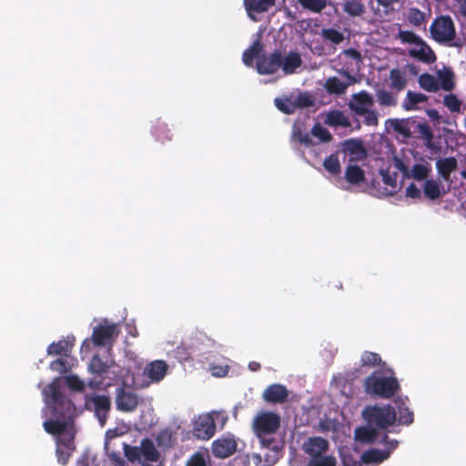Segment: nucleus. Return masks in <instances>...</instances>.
Returning <instances> with one entry per match:
<instances>
[{
    "label": "nucleus",
    "instance_id": "1",
    "mask_svg": "<svg viewBox=\"0 0 466 466\" xmlns=\"http://www.w3.org/2000/svg\"><path fill=\"white\" fill-rule=\"evenodd\" d=\"M367 394L381 399H390L400 390L398 379L394 376H385L381 371L375 370L363 381Z\"/></svg>",
    "mask_w": 466,
    "mask_h": 466
},
{
    "label": "nucleus",
    "instance_id": "2",
    "mask_svg": "<svg viewBox=\"0 0 466 466\" xmlns=\"http://www.w3.org/2000/svg\"><path fill=\"white\" fill-rule=\"evenodd\" d=\"M362 418L369 426L378 430H387L395 424L397 412L390 404L369 405L363 409Z\"/></svg>",
    "mask_w": 466,
    "mask_h": 466
},
{
    "label": "nucleus",
    "instance_id": "3",
    "mask_svg": "<svg viewBox=\"0 0 466 466\" xmlns=\"http://www.w3.org/2000/svg\"><path fill=\"white\" fill-rule=\"evenodd\" d=\"M45 396L53 404V414L64 420L72 419L76 407L70 399L61 393L60 385L54 381L44 390Z\"/></svg>",
    "mask_w": 466,
    "mask_h": 466
},
{
    "label": "nucleus",
    "instance_id": "4",
    "mask_svg": "<svg viewBox=\"0 0 466 466\" xmlns=\"http://www.w3.org/2000/svg\"><path fill=\"white\" fill-rule=\"evenodd\" d=\"M280 416L273 411H260L252 420V430L258 438L275 434L280 428Z\"/></svg>",
    "mask_w": 466,
    "mask_h": 466
},
{
    "label": "nucleus",
    "instance_id": "5",
    "mask_svg": "<svg viewBox=\"0 0 466 466\" xmlns=\"http://www.w3.org/2000/svg\"><path fill=\"white\" fill-rule=\"evenodd\" d=\"M431 37L438 43L452 41L456 36L453 20L449 15L436 17L430 26Z\"/></svg>",
    "mask_w": 466,
    "mask_h": 466
},
{
    "label": "nucleus",
    "instance_id": "6",
    "mask_svg": "<svg viewBox=\"0 0 466 466\" xmlns=\"http://www.w3.org/2000/svg\"><path fill=\"white\" fill-rule=\"evenodd\" d=\"M119 333L120 329L116 323H107L105 319L104 323H100L94 329L92 341L98 347H112Z\"/></svg>",
    "mask_w": 466,
    "mask_h": 466
},
{
    "label": "nucleus",
    "instance_id": "7",
    "mask_svg": "<svg viewBox=\"0 0 466 466\" xmlns=\"http://www.w3.org/2000/svg\"><path fill=\"white\" fill-rule=\"evenodd\" d=\"M259 440L262 448L268 450L265 454V462L268 466H272L279 461L282 456L283 443L270 435H263Z\"/></svg>",
    "mask_w": 466,
    "mask_h": 466
},
{
    "label": "nucleus",
    "instance_id": "8",
    "mask_svg": "<svg viewBox=\"0 0 466 466\" xmlns=\"http://www.w3.org/2000/svg\"><path fill=\"white\" fill-rule=\"evenodd\" d=\"M216 432V423L210 414L198 416L193 427V435L198 440L208 441Z\"/></svg>",
    "mask_w": 466,
    "mask_h": 466
},
{
    "label": "nucleus",
    "instance_id": "9",
    "mask_svg": "<svg viewBox=\"0 0 466 466\" xmlns=\"http://www.w3.org/2000/svg\"><path fill=\"white\" fill-rule=\"evenodd\" d=\"M75 435L66 434L65 436L56 437V455L57 461L62 465H66L70 457L76 450Z\"/></svg>",
    "mask_w": 466,
    "mask_h": 466
},
{
    "label": "nucleus",
    "instance_id": "10",
    "mask_svg": "<svg viewBox=\"0 0 466 466\" xmlns=\"http://www.w3.org/2000/svg\"><path fill=\"white\" fill-rule=\"evenodd\" d=\"M238 443L233 435L222 436L212 443V453L216 458L225 459L237 451Z\"/></svg>",
    "mask_w": 466,
    "mask_h": 466
},
{
    "label": "nucleus",
    "instance_id": "11",
    "mask_svg": "<svg viewBox=\"0 0 466 466\" xmlns=\"http://www.w3.org/2000/svg\"><path fill=\"white\" fill-rule=\"evenodd\" d=\"M138 402V397L133 391L127 390L124 387L116 390V405L118 410L134 411L137 408Z\"/></svg>",
    "mask_w": 466,
    "mask_h": 466
},
{
    "label": "nucleus",
    "instance_id": "12",
    "mask_svg": "<svg viewBox=\"0 0 466 466\" xmlns=\"http://www.w3.org/2000/svg\"><path fill=\"white\" fill-rule=\"evenodd\" d=\"M257 70L260 75L273 74L281 66V53L278 50L268 56H262L257 62Z\"/></svg>",
    "mask_w": 466,
    "mask_h": 466
},
{
    "label": "nucleus",
    "instance_id": "13",
    "mask_svg": "<svg viewBox=\"0 0 466 466\" xmlns=\"http://www.w3.org/2000/svg\"><path fill=\"white\" fill-rule=\"evenodd\" d=\"M289 395V392L286 386L274 383L265 389L262 398L268 403L283 404L288 400Z\"/></svg>",
    "mask_w": 466,
    "mask_h": 466
},
{
    "label": "nucleus",
    "instance_id": "14",
    "mask_svg": "<svg viewBox=\"0 0 466 466\" xmlns=\"http://www.w3.org/2000/svg\"><path fill=\"white\" fill-rule=\"evenodd\" d=\"M329 448V441L319 436L310 437L303 443V451L309 455V459L325 455Z\"/></svg>",
    "mask_w": 466,
    "mask_h": 466
},
{
    "label": "nucleus",
    "instance_id": "15",
    "mask_svg": "<svg viewBox=\"0 0 466 466\" xmlns=\"http://www.w3.org/2000/svg\"><path fill=\"white\" fill-rule=\"evenodd\" d=\"M399 168L406 177L417 181H425L431 172V166L426 161L423 163H416L410 168L400 163Z\"/></svg>",
    "mask_w": 466,
    "mask_h": 466
},
{
    "label": "nucleus",
    "instance_id": "16",
    "mask_svg": "<svg viewBox=\"0 0 466 466\" xmlns=\"http://www.w3.org/2000/svg\"><path fill=\"white\" fill-rule=\"evenodd\" d=\"M89 400L94 405L95 414L100 425L105 426L111 410L110 398L106 395H95Z\"/></svg>",
    "mask_w": 466,
    "mask_h": 466
},
{
    "label": "nucleus",
    "instance_id": "17",
    "mask_svg": "<svg viewBox=\"0 0 466 466\" xmlns=\"http://www.w3.org/2000/svg\"><path fill=\"white\" fill-rule=\"evenodd\" d=\"M373 105V99L367 92L361 91L353 95L349 103L350 109L357 116H361Z\"/></svg>",
    "mask_w": 466,
    "mask_h": 466
},
{
    "label": "nucleus",
    "instance_id": "18",
    "mask_svg": "<svg viewBox=\"0 0 466 466\" xmlns=\"http://www.w3.org/2000/svg\"><path fill=\"white\" fill-rule=\"evenodd\" d=\"M406 400L408 398L397 397L394 399V403L397 406V420L396 422L400 425L409 426L414 421V414L413 411L406 405Z\"/></svg>",
    "mask_w": 466,
    "mask_h": 466
},
{
    "label": "nucleus",
    "instance_id": "19",
    "mask_svg": "<svg viewBox=\"0 0 466 466\" xmlns=\"http://www.w3.org/2000/svg\"><path fill=\"white\" fill-rule=\"evenodd\" d=\"M422 191L424 197L431 201L440 198L445 193L441 182L434 178L426 179L424 181Z\"/></svg>",
    "mask_w": 466,
    "mask_h": 466
},
{
    "label": "nucleus",
    "instance_id": "20",
    "mask_svg": "<svg viewBox=\"0 0 466 466\" xmlns=\"http://www.w3.org/2000/svg\"><path fill=\"white\" fill-rule=\"evenodd\" d=\"M410 56L429 64L436 60L434 52L422 39L410 50Z\"/></svg>",
    "mask_w": 466,
    "mask_h": 466
},
{
    "label": "nucleus",
    "instance_id": "21",
    "mask_svg": "<svg viewBox=\"0 0 466 466\" xmlns=\"http://www.w3.org/2000/svg\"><path fill=\"white\" fill-rule=\"evenodd\" d=\"M167 365L164 360H155L149 363L145 369V373L152 380L158 382L166 375Z\"/></svg>",
    "mask_w": 466,
    "mask_h": 466
},
{
    "label": "nucleus",
    "instance_id": "22",
    "mask_svg": "<svg viewBox=\"0 0 466 466\" xmlns=\"http://www.w3.org/2000/svg\"><path fill=\"white\" fill-rule=\"evenodd\" d=\"M275 5V0H244V6L249 15L268 12Z\"/></svg>",
    "mask_w": 466,
    "mask_h": 466
},
{
    "label": "nucleus",
    "instance_id": "23",
    "mask_svg": "<svg viewBox=\"0 0 466 466\" xmlns=\"http://www.w3.org/2000/svg\"><path fill=\"white\" fill-rule=\"evenodd\" d=\"M457 167L458 162L454 157L440 158L436 162L437 171L444 179H448Z\"/></svg>",
    "mask_w": 466,
    "mask_h": 466
},
{
    "label": "nucleus",
    "instance_id": "24",
    "mask_svg": "<svg viewBox=\"0 0 466 466\" xmlns=\"http://www.w3.org/2000/svg\"><path fill=\"white\" fill-rule=\"evenodd\" d=\"M324 123L329 127H350V121L347 116L343 114L340 110H331L329 111Z\"/></svg>",
    "mask_w": 466,
    "mask_h": 466
},
{
    "label": "nucleus",
    "instance_id": "25",
    "mask_svg": "<svg viewBox=\"0 0 466 466\" xmlns=\"http://www.w3.org/2000/svg\"><path fill=\"white\" fill-rule=\"evenodd\" d=\"M302 60L298 52H289L284 58L281 56V68L286 74H292L301 66Z\"/></svg>",
    "mask_w": 466,
    "mask_h": 466
},
{
    "label": "nucleus",
    "instance_id": "26",
    "mask_svg": "<svg viewBox=\"0 0 466 466\" xmlns=\"http://www.w3.org/2000/svg\"><path fill=\"white\" fill-rule=\"evenodd\" d=\"M390 457V451H384V450L370 449L364 451L361 454V460L363 464L375 463L379 464L383 462Z\"/></svg>",
    "mask_w": 466,
    "mask_h": 466
},
{
    "label": "nucleus",
    "instance_id": "27",
    "mask_svg": "<svg viewBox=\"0 0 466 466\" xmlns=\"http://www.w3.org/2000/svg\"><path fill=\"white\" fill-rule=\"evenodd\" d=\"M378 437V429L373 426H363L356 429L355 438L357 441L368 444L374 443Z\"/></svg>",
    "mask_w": 466,
    "mask_h": 466
},
{
    "label": "nucleus",
    "instance_id": "28",
    "mask_svg": "<svg viewBox=\"0 0 466 466\" xmlns=\"http://www.w3.org/2000/svg\"><path fill=\"white\" fill-rule=\"evenodd\" d=\"M427 100L428 96L426 95L409 90L402 106L408 111L416 110L419 108L420 104L425 103Z\"/></svg>",
    "mask_w": 466,
    "mask_h": 466
},
{
    "label": "nucleus",
    "instance_id": "29",
    "mask_svg": "<svg viewBox=\"0 0 466 466\" xmlns=\"http://www.w3.org/2000/svg\"><path fill=\"white\" fill-rule=\"evenodd\" d=\"M67 423L66 420H49L44 422V428L46 432L50 434H56L57 437L65 436L66 434H73L66 431Z\"/></svg>",
    "mask_w": 466,
    "mask_h": 466
},
{
    "label": "nucleus",
    "instance_id": "30",
    "mask_svg": "<svg viewBox=\"0 0 466 466\" xmlns=\"http://www.w3.org/2000/svg\"><path fill=\"white\" fill-rule=\"evenodd\" d=\"M140 452L148 461L156 462L159 459V452L156 449L153 441L147 438L142 440Z\"/></svg>",
    "mask_w": 466,
    "mask_h": 466
},
{
    "label": "nucleus",
    "instance_id": "31",
    "mask_svg": "<svg viewBox=\"0 0 466 466\" xmlns=\"http://www.w3.org/2000/svg\"><path fill=\"white\" fill-rule=\"evenodd\" d=\"M345 179L351 185H359L365 180L364 171L357 165H349L345 171Z\"/></svg>",
    "mask_w": 466,
    "mask_h": 466
},
{
    "label": "nucleus",
    "instance_id": "32",
    "mask_svg": "<svg viewBox=\"0 0 466 466\" xmlns=\"http://www.w3.org/2000/svg\"><path fill=\"white\" fill-rule=\"evenodd\" d=\"M342 148L345 152L350 155L355 156H366V149L363 146V143L360 139L350 138L347 139L342 144Z\"/></svg>",
    "mask_w": 466,
    "mask_h": 466
},
{
    "label": "nucleus",
    "instance_id": "33",
    "mask_svg": "<svg viewBox=\"0 0 466 466\" xmlns=\"http://www.w3.org/2000/svg\"><path fill=\"white\" fill-rule=\"evenodd\" d=\"M73 347V343L61 339L57 342L51 343L47 348L48 355H61V356H68Z\"/></svg>",
    "mask_w": 466,
    "mask_h": 466
},
{
    "label": "nucleus",
    "instance_id": "34",
    "mask_svg": "<svg viewBox=\"0 0 466 466\" xmlns=\"http://www.w3.org/2000/svg\"><path fill=\"white\" fill-rule=\"evenodd\" d=\"M262 51V44L259 40H256L248 49H246L242 55L243 63L251 66L255 58H258L260 52Z\"/></svg>",
    "mask_w": 466,
    "mask_h": 466
},
{
    "label": "nucleus",
    "instance_id": "35",
    "mask_svg": "<svg viewBox=\"0 0 466 466\" xmlns=\"http://www.w3.org/2000/svg\"><path fill=\"white\" fill-rule=\"evenodd\" d=\"M177 441L175 433L170 429H164L156 437V442L160 448H171Z\"/></svg>",
    "mask_w": 466,
    "mask_h": 466
},
{
    "label": "nucleus",
    "instance_id": "36",
    "mask_svg": "<svg viewBox=\"0 0 466 466\" xmlns=\"http://www.w3.org/2000/svg\"><path fill=\"white\" fill-rule=\"evenodd\" d=\"M440 87H454V74L450 67L443 66L442 69L437 71V76Z\"/></svg>",
    "mask_w": 466,
    "mask_h": 466
},
{
    "label": "nucleus",
    "instance_id": "37",
    "mask_svg": "<svg viewBox=\"0 0 466 466\" xmlns=\"http://www.w3.org/2000/svg\"><path fill=\"white\" fill-rule=\"evenodd\" d=\"M274 101L277 108L285 114H293L297 110L294 96L277 97Z\"/></svg>",
    "mask_w": 466,
    "mask_h": 466
},
{
    "label": "nucleus",
    "instance_id": "38",
    "mask_svg": "<svg viewBox=\"0 0 466 466\" xmlns=\"http://www.w3.org/2000/svg\"><path fill=\"white\" fill-rule=\"evenodd\" d=\"M428 15L417 7H410L407 13L408 21L416 27H420L427 22Z\"/></svg>",
    "mask_w": 466,
    "mask_h": 466
},
{
    "label": "nucleus",
    "instance_id": "39",
    "mask_svg": "<svg viewBox=\"0 0 466 466\" xmlns=\"http://www.w3.org/2000/svg\"><path fill=\"white\" fill-rule=\"evenodd\" d=\"M343 11L351 16H359L364 14L365 5L361 0H348L343 4Z\"/></svg>",
    "mask_w": 466,
    "mask_h": 466
},
{
    "label": "nucleus",
    "instance_id": "40",
    "mask_svg": "<svg viewBox=\"0 0 466 466\" xmlns=\"http://www.w3.org/2000/svg\"><path fill=\"white\" fill-rule=\"evenodd\" d=\"M390 127L398 134L402 136L404 138H410L411 132L408 126V121L405 119H390Z\"/></svg>",
    "mask_w": 466,
    "mask_h": 466
},
{
    "label": "nucleus",
    "instance_id": "41",
    "mask_svg": "<svg viewBox=\"0 0 466 466\" xmlns=\"http://www.w3.org/2000/svg\"><path fill=\"white\" fill-rule=\"evenodd\" d=\"M323 167L331 175H339L340 173L341 167L338 153H333L326 157L323 161Z\"/></svg>",
    "mask_w": 466,
    "mask_h": 466
},
{
    "label": "nucleus",
    "instance_id": "42",
    "mask_svg": "<svg viewBox=\"0 0 466 466\" xmlns=\"http://www.w3.org/2000/svg\"><path fill=\"white\" fill-rule=\"evenodd\" d=\"M109 366L98 355H94L89 363L91 372L103 376L107 373Z\"/></svg>",
    "mask_w": 466,
    "mask_h": 466
},
{
    "label": "nucleus",
    "instance_id": "43",
    "mask_svg": "<svg viewBox=\"0 0 466 466\" xmlns=\"http://www.w3.org/2000/svg\"><path fill=\"white\" fill-rule=\"evenodd\" d=\"M304 8L313 13H320L327 6V0H298Z\"/></svg>",
    "mask_w": 466,
    "mask_h": 466
},
{
    "label": "nucleus",
    "instance_id": "44",
    "mask_svg": "<svg viewBox=\"0 0 466 466\" xmlns=\"http://www.w3.org/2000/svg\"><path fill=\"white\" fill-rule=\"evenodd\" d=\"M390 78L391 81V87H405L407 84L405 73L399 68H394L390 71Z\"/></svg>",
    "mask_w": 466,
    "mask_h": 466
},
{
    "label": "nucleus",
    "instance_id": "45",
    "mask_svg": "<svg viewBox=\"0 0 466 466\" xmlns=\"http://www.w3.org/2000/svg\"><path fill=\"white\" fill-rule=\"evenodd\" d=\"M296 109H303L314 105V98L311 95L307 92L299 93L298 96H294Z\"/></svg>",
    "mask_w": 466,
    "mask_h": 466
},
{
    "label": "nucleus",
    "instance_id": "46",
    "mask_svg": "<svg viewBox=\"0 0 466 466\" xmlns=\"http://www.w3.org/2000/svg\"><path fill=\"white\" fill-rule=\"evenodd\" d=\"M361 366L376 367L381 362V358L378 353L365 351L360 358Z\"/></svg>",
    "mask_w": 466,
    "mask_h": 466
},
{
    "label": "nucleus",
    "instance_id": "47",
    "mask_svg": "<svg viewBox=\"0 0 466 466\" xmlns=\"http://www.w3.org/2000/svg\"><path fill=\"white\" fill-rule=\"evenodd\" d=\"M336 458L332 455H323L318 458L309 459L307 466H336Z\"/></svg>",
    "mask_w": 466,
    "mask_h": 466
},
{
    "label": "nucleus",
    "instance_id": "48",
    "mask_svg": "<svg viewBox=\"0 0 466 466\" xmlns=\"http://www.w3.org/2000/svg\"><path fill=\"white\" fill-rule=\"evenodd\" d=\"M311 134L318 137L321 142H330L332 140V135L330 134V132L323 127L319 123H316L312 129H311Z\"/></svg>",
    "mask_w": 466,
    "mask_h": 466
},
{
    "label": "nucleus",
    "instance_id": "49",
    "mask_svg": "<svg viewBox=\"0 0 466 466\" xmlns=\"http://www.w3.org/2000/svg\"><path fill=\"white\" fill-rule=\"evenodd\" d=\"M443 104L452 113L461 111V101L454 94L444 96Z\"/></svg>",
    "mask_w": 466,
    "mask_h": 466
},
{
    "label": "nucleus",
    "instance_id": "50",
    "mask_svg": "<svg viewBox=\"0 0 466 466\" xmlns=\"http://www.w3.org/2000/svg\"><path fill=\"white\" fill-rule=\"evenodd\" d=\"M124 456L130 462H136L140 459V448L137 446H131L126 442L123 443Z\"/></svg>",
    "mask_w": 466,
    "mask_h": 466
},
{
    "label": "nucleus",
    "instance_id": "51",
    "mask_svg": "<svg viewBox=\"0 0 466 466\" xmlns=\"http://www.w3.org/2000/svg\"><path fill=\"white\" fill-rule=\"evenodd\" d=\"M322 36L324 37L325 40H328L335 45H339L344 40L343 34L334 28L323 29Z\"/></svg>",
    "mask_w": 466,
    "mask_h": 466
},
{
    "label": "nucleus",
    "instance_id": "52",
    "mask_svg": "<svg viewBox=\"0 0 466 466\" xmlns=\"http://www.w3.org/2000/svg\"><path fill=\"white\" fill-rule=\"evenodd\" d=\"M380 175L382 177L383 183L390 187V190L388 194L392 195L397 188V174L394 173L391 175L388 170L380 169Z\"/></svg>",
    "mask_w": 466,
    "mask_h": 466
},
{
    "label": "nucleus",
    "instance_id": "53",
    "mask_svg": "<svg viewBox=\"0 0 466 466\" xmlns=\"http://www.w3.org/2000/svg\"><path fill=\"white\" fill-rule=\"evenodd\" d=\"M105 450L112 466H127L120 452L108 451L107 443L105 444Z\"/></svg>",
    "mask_w": 466,
    "mask_h": 466
},
{
    "label": "nucleus",
    "instance_id": "54",
    "mask_svg": "<svg viewBox=\"0 0 466 466\" xmlns=\"http://www.w3.org/2000/svg\"><path fill=\"white\" fill-rule=\"evenodd\" d=\"M67 387L75 391H83L85 383L76 375H69L66 378Z\"/></svg>",
    "mask_w": 466,
    "mask_h": 466
},
{
    "label": "nucleus",
    "instance_id": "55",
    "mask_svg": "<svg viewBox=\"0 0 466 466\" xmlns=\"http://www.w3.org/2000/svg\"><path fill=\"white\" fill-rule=\"evenodd\" d=\"M399 38L402 43L414 44L420 43L421 38L412 31L400 30L399 32Z\"/></svg>",
    "mask_w": 466,
    "mask_h": 466
},
{
    "label": "nucleus",
    "instance_id": "56",
    "mask_svg": "<svg viewBox=\"0 0 466 466\" xmlns=\"http://www.w3.org/2000/svg\"><path fill=\"white\" fill-rule=\"evenodd\" d=\"M419 84L420 87H440L436 77L428 73L420 76Z\"/></svg>",
    "mask_w": 466,
    "mask_h": 466
},
{
    "label": "nucleus",
    "instance_id": "57",
    "mask_svg": "<svg viewBox=\"0 0 466 466\" xmlns=\"http://www.w3.org/2000/svg\"><path fill=\"white\" fill-rule=\"evenodd\" d=\"M378 100L382 106H390L396 105V98L390 92H388L385 89L380 90L378 94Z\"/></svg>",
    "mask_w": 466,
    "mask_h": 466
},
{
    "label": "nucleus",
    "instance_id": "58",
    "mask_svg": "<svg viewBox=\"0 0 466 466\" xmlns=\"http://www.w3.org/2000/svg\"><path fill=\"white\" fill-rule=\"evenodd\" d=\"M341 457L344 466H363L361 458L356 459L351 452H344Z\"/></svg>",
    "mask_w": 466,
    "mask_h": 466
},
{
    "label": "nucleus",
    "instance_id": "59",
    "mask_svg": "<svg viewBox=\"0 0 466 466\" xmlns=\"http://www.w3.org/2000/svg\"><path fill=\"white\" fill-rule=\"evenodd\" d=\"M360 116H364V123L367 126H377L378 125V115L374 110L370 108L366 109V112Z\"/></svg>",
    "mask_w": 466,
    "mask_h": 466
},
{
    "label": "nucleus",
    "instance_id": "60",
    "mask_svg": "<svg viewBox=\"0 0 466 466\" xmlns=\"http://www.w3.org/2000/svg\"><path fill=\"white\" fill-rule=\"evenodd\" d=\"M156 136L158 140L164 141L165 139L170 140L171 137L169 136L170 130L167 128V125H160L155 130Z\"/></svg>",
    "mask_w": 466,
    "mask_h": 466
},
{
    "label": "nucleus",
    "instance_id": "61",
    "mask_svg": "<svg viewBox=\"0 0 466 466\" xmlns=\"http://www.w3.org/2000/svg\"><path fill=\"white\" fill-rule=\"evenodd\" d=\"M418 131L424 141L430 139L431 137H434L433 132L431 129L430 126L426 123H421L418 125Z\"/></svg>",
    "mask_w": 466,
    "mask_h": 466
},
{
    "label": "nucleus",
    "instance_id": "62",
    "mask_svg": "<svg viewBox=\"0 0 466 466\" xmlns=\"http://www.w3.org/2000/svg\"><path fill=\"white\" fill-rule=\"evenodd\" d=\"M294 137L300 144H302L306 147H310L313 144L312 140L308 133L299 130L294 133Z\"/></svg>",
    "mask_w": 466,
    "mask_h": 466
},
{
    "label": "nucleus",
    "instance_id": "63",
    "mask_svg": "<svg viewBox=\"0 0 466 466\" xmlns=\"http://www.w3.org/2000/svg\"><path fill=\"white\" fill-rule=\"evenodd\" d=\"M406 197L412 199H419L421 198V191L414 183H411L406 188Z\"/></svg>",
    "mask_w": 466,
    "mask_h": 466
},
{
    "label": "nucleus",
    "instance_id": "64",
    "mask_svg": "<svg viewBox=\"0 0 466 466\" xmlns=\"http://www.w3.org/2000/svg\"><path fill=\"white\" fill-rule=\"evenodd\" d=\"M187 466H207V464L205 459L197 453L188 460Z\"/></svg>",
    "mask_w": 466,
    "mask_h": 466
}]
</instances>
